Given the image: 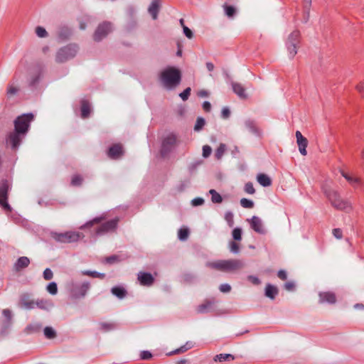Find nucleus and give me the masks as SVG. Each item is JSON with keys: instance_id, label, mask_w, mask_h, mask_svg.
Segmentation results:
<instances>
[{"instance_id": "nucleus-37", "label": "nucleus", "mask_w": 364, "mask_h": 364, "mask_svg": "<svg viewBox=\"0 0 364 364\" xmlns=\"http://www.w3.org/2000/svg\"><path fill=\"white\" fill-rule=\"evenodd\" d=\"M19 91V87L17 85H15L14 83H9L6 90V95L9 97L14 96L18 93Z\"/></svg>"}, {"instance_id": "nucleus-53", "label": "nucleus", "mask_w": 364, "mask_h": 364, "mask_svg": "<svg viewBox=\"0 0 364 364\" xmlns=\"http://www.w3.org/2000/svg\"><path fill=\"white\" fill-rule=\"evenodd\" d=\"M191 87H187L186 89H185L183 90V92H182L181 93L179 94V96L183 101H186L188 99V97L191 94Z\"/></svg>"}, {"instance_id": "nucleus-34", "label": "nucleus", "mask_w": 364, "mask_h": 364, "mask_svg": "<svg viewBox=\"0 0 364 364\" xmlns=\"http://www.w3.org/2000/svg\"><path fill=\"white\" fill-rule=\"evenodd\" d=\"M342 176L353 186H356L360 183V178L353 176L348 173H342Z\"/></svg>"}, {"instance_id": "nucleus-41", "label": "nucleus", "mask_w": 364, "mask_h": 364, "mask_svg": "<svg viewBox=\"0 0 364 364\" xmlns=\"http://www.w3.org/2000/svg\"><path fill=\"white\" fill-rule=\"evenodd\" d=\"M82 273L84 275L90 276V277H96V278H101V279L104 278L105 276V274L100 273V272H97L95 271L86 270V271H82Z\"/></svg>"}, {"instance_id": "nucleus-46", "label": "nucleus", "mask_w": 364, "mask_h": 364, "mask_svg": "<svg viewBox=\"0 0 364 364\" xmlns=\"http://www.w3.org/2000/svg\"><path fill=\"white\" fill-rule=\"evenodd\" d=\"M205 124V121L203 117H198L196 124L194 126V130L196 132L200 131Z\"/></svg>"}, {"instance_id": "nucleus-43", "label": "nucleus", "mask_w": 364, "mask_h": 364, "mask_svg": "<svg viewBox=\"0 0 364 364\" xmlns=\"http://www.w3.org/2000/svg\"><path fill=\"white\" fill-rule=\"evenodd\" d=\"M304 1V7L305 9L306 16L304 18V22H307L309 17L310 6L311 4V0H302Z\"/></svg>"}, {"instance_id": "nucleus-18", "label": "nucleus", "mask_w": 364, "mask_h": 364, "mask_svg": "<svg viewBox=\"0 0 364 364\" xmlns=\"http://www.w3.org/2000/svg\"><path fill=\"white\" fill-rule=\"evenodd\" d=\"M20 304L26 309L35 308V300L31 299L28 294H23L20 297Z\"/></svg>"}, {"instance_id": "nucleus-15", "label": "nucleus", "mask_w": 364, "mask_h": 364, "mask_svg": "<svg viewBox=\"0 0 364 364\" xmlns=\"http://www.w3.org/2000/svg\"><path fill=\"white\" fill-rule=\"evenodd\" d=\"M251 228L257 232L259 234H264L265 230L263 228V223L262 220L257 216H253L250 220Z\"/></svg>"}, {"instance_id": "nucleus-25", "label": "nucleus", "mask_w": 364, "mask_h": 364, "mask_svg": "<svg viewBox=\"0 0 364 364\" xmlns=\"http://www.w3.org/2000/svg\"><path fill=\"white\" fill-rule=\"evenodd\" d=\"M257 181L264 187H268L272 185V179L265 173H259L257 176Z\"/></svg>"}, {"instance_id": "nucleus-64", "label": "nucleus", "mask_w": 364, "mask_h": 364, "mask_svg": "<svg viewBox=\"0 0 364 364\" xmlns=\"http://www.w3.org/2000/svg\"><path fill=\"white\" fill-rule=\"evenodd\" d=\"M356 90L363 95H364V82L359 83L356 86Z\"/></svg>"}, {"instance_id": "nucleus-20", "label": "nucleus", "mask_w": 364, "mask_h": 364, "mask_svg": "<svg viewBox=\"0 0 364 364\" xmlns=\"http://www.w3.org/2000/svg\"><path fill=\"white\" fill-rule=\"evenodd\" d=\"M123 154L122 146L121 144H114L112 146L108 151V156L111 159H118Z\"/></svg>"}, {"instance_id": "nucleus-5", "label": "nucleus", "mask_w": 364, "mask_h": 364, "mask_svg": "<svg viewBox=\"0 0 364 364\" xmlns=\"http://www.w3.org/2000/svg\"><path fill=\"white\" fill-rule=\"evenodd\" d=\"M326 197L328 198L332 206L337 210L348 212L351 210V204L347 200L343 199L337 191L334 190H326L325 191Z\"/></svg>"}, {"instance_id": "nucleus-26", "label": "nucleus", "mask_w": 364, "mask_h": 364, "mask_svg": "<svg viewBox=\"0 0 364 364\" xmlns=\"http://www.w3.org/2000/svg\"><path fill=\"white\" fill-rule=\"evenodd\" d=\"M193 347V343L191 341H187L185 345L181 346L180 348L168 353V355H172L176 354H181L186 352L188 350L192 348Z\"/></svg>"}, {"instance_id": "nucleus-14", "label": "nucleus", "mask_w": 364, "mask_h": 364, "mask_svg": "<svg viewBox=\"0 0 364 364\" xmlns=\"http://www.w3.org/2000/svg\"><path fill=\"white\" fill-rule=\"evenodd\" d=\"M295 135L300 154L303 156H306L307 154L306 149L308 146L307 139L304 137L299 131H296Z\"/></svg>"}, {"instance_id": "nucleus-1", "label": "nucleus", "mask_w": 364, "mask_h": 364, "mask_svg": "<svg viewBox=\"0 0 364 364\" xmlns=\"http://www.w3.org/2000/svg\"><path fill=\"white\" fill-rule=\"evenodd\" d=\"M33 119L32 114H23L14 121L15 129L8 135L6 139L7 144L10 145L13 149L15 150L18 147Z\"/></svg>"}, {"instance_id": "nucleus-12", "label": "nucleus", "mask_w": 364, "mask_h": 364, "mask_svg": "<svg viewBox=\"0 0 364 364\" xmlns=\"http://www.w3.org/2000/svg\"><path fill=\"white\" fill-rule=\"evenodd\" d=\"M161 7V0H151L147 11L153 20H156Z\"/></svg>"}, {"instance_id": "nucleus-45", "label": "nucleus", "mask_w": 364, "mask_h": 364, "mask_svg": "<svg viewBox=\"0 0 364 364\" xmlns=\"http://www.w3.org/2000/svg\"><path fill=\"white\" fill-rule=\"evenodd\" d=\"M35 32L39 38H46L48 36L46 30L42 26H37L35 29Z\"/></svg>"}, {"instance_id": "nucleus-35", "label": "nucleus", "mask_w": 364, "mask_h": 364, "mask_svg": "<svg viewBox=\"0 0 364 364\" xmlns=\"http://www.w3.org/2000/svg\"><path fill=\"white\" fill-rule=\"evenodd\" d=\"M225 10V14L228 18H233L236 14V9L232 6H228L227 4H224L223 6Z\"/></svg>"}, {"instance_id": "nucleus-16", "label": "nucleus", "mask_w": 364, "mask_h": 364, "mask_svg": "<svg viewBox=\"0 0 364 364\" xmlns=\"http://www.w3.org/2000/svg\"><path fill=\"white\" fill-rule=\"evenodd\" d=\"M138 280L141 285L149 287L154 283V279L150 273L140 272L138 274Z\"/></svg>"}, {"instance_id": "nucleus-58", "label": "nucleus", "mask_w": 364, "mask_h": 364, "mask_svg": "<svg viewBox=\"0 0 364 364\" xmlns=\"http://www.w3.org/2000/svg\"><path fill=\"white\" fill-rule=\"evenodd\" d=\"M219 289L223 293H228L231 290V287L228 284H223L219 287Z\"/></svg>"}, {"instance_id": "nucleus-11", "label": "nucleus", "mask_w": 364, "mask_h": 364, "mask_svg": "<svg viewBox=\"0 0 364 364\" xmlns=\"http://www.w3.org/2000/svg\"><path fill=\"white\" fill-rule=\"evenodd\" d=\"M119 219L117 218L102 224L96 230L97 235H102L109 232L114 231L117 226Z\"/></svg>"}, {"instance_id": "nucleus-9", "label": "nucleus", "mask_w": 364, "mask_h": 364, "mask_svg": "<svg viewBox=\"0 0 364 364\" xmlns=\"http://www.w3.org/2000/svg\"><path fill=\"white\" fill-rule=\"evenodd\" d=\"M10 185L6 180L0 182V206L6 211L11 212L12 208L8 203V193Z\"/></svg>"}, {"instance_id": "nucleus-55", "label": "nucleus", "mask_w": 364, "mask_h": 364, "mask_svg": "<svg viewBox=\"0 0 364 364\" xmlns=\"http://www.w3.org/2000/svg\"><path fill=\"white\" fill-rule=\"evenodd\" d=\"M211 152H212V149L210 146L204 145L203 146V156L204 158H208L211 154Z\"/></svg>"}, {"instance_id": "nucleus-21", "label": "nucleus", "mask_w": 364, "mask_h": 364, "mask_svg": "<svg viewBox=\"0 0 364 364\" xmlns=\"http://www.w3.org/2000/svg\"><path fill=\"white\" fill-rule=\"evenodd\" d=\"M232 87L233 92L242 100H245L247 98V95L245 92V87L240 84L237 82H232Z\"/></svg>"}, {"instance_id": "nucleus-62", "label": "nucleus", "mask_w": 364, "mask_h": 364, "mask_svg": "<svg viewBox=\"0 0 364 364\" xmlns=\"http://www.w3.org/2000/svg\"><path fill=\"white\" fill-rule=\"evenodd\" d=\"M247 279L250 282H251L252 284H254L255 285H257L260 283V280L259 279V278H257L255 276H252V275L248 276Z\"/></svg>"}, {"instance_id": "nucleus-54", "label": "nucleus", "mask_w": 364, "mask_h": 364, "mask_svg": "<svg viewBox=\"0 0 364 364\" xmlns=\"http://www.w3.org/2000/svg\"><path fill=\"white\" fill-rule=\"evenodd\" d=\"M53 277V273L49 268H46L43 272V278L46 280H50Z\"/></svg>"}, {"instance_id": "nucleus-51", "label": "nucleus", "mask_w": 364, "mask_h": 364, "mask_svg": "<svg viewBox=\"0 0 364 364\" xmlns=\"http://www.w3.org/2000/svg\"><path fill=\"white\" fill-rule=\"evenodd\" d=\"M232 237L235 240H241L242 239V230L236 228L232 230Z\"/></svg>"}, {"instance_id": "nucleus-8", "label": "nucleus", "mask_w": 364, "mask_h": 364, "mask_svg": "<svg viewBox=\"0 0 364 364\" xmlns=\"http://www.w3.org/2000/svg\"><path fill=\"white\" fill-rule=\"evenodd\" d=\"M51 237L56 241L60 242H77L82 234L78 232H66L64 233L51 232Z\"/></svg>"}, {"instance_id": "nucleus-33", "label": "nucleus", "mask_w": 364, "mask_h": 364, "mask_svg": "<svg viewBox=\"0 0 364 364\" xmlns=\"http://www.w3.org/2000/svg\"><path fill=\"white\" fill-rule=\"evenodd\" d=\"M100 330L107 332L116 328V325L111 322H101L99 323Z\"/></svg>"}, {"instance_id": "nucleus-57", "label": "nucleus", "mask_w": 364, "mask_h": 364, "mask_svg": "<svg viewBox=\"0 0 364 364\" xmlns=\"http://www.w3.org/2000/svg\"><path fill=\"white\" fill-rule=\"evenodd\" d=\"M183 33L188 38L191 39L193 37L192 31L190 28H188L187 26H186L185 25H183Z\"/></svg>"}, {"instance_id": "nucleus-29", "label": "nucleus", "mask_w": 364, "mask_h": 364, "mask_svg": "<svg viewBox=\"0 0 364 364\" xmlns=\"http://www.w3.org/2000/svg\"><path fill=\"white\" fill-rule=\"evenodd\" d=\"M91 112L90 105L88 101L83 100L81 102V117L84 119L88 117Z\"/></svg>"}, {"instance_id": "nucleus-22", "label": "nucleus", "mask_w": 364, "mask_h": 364, "mask_svg": "<svg viewBox=\"0 0 364 364\" xmlns=\"http://www.w3.org/2000/svg\"><path fill=\"white\" fill-rule=\"evenodd\" d=\"M30 264V259L27 257H21L15 262L14 269L16 272H19L21 269L27 267Z\"/></svg>"}, {"instance_id": "nucleus-13", "label": "nucleus", "mask_w": 364, "mask_h": 364, "mask_svg": "<svg viewBox=\"0 0 364 364\" xmlns=\"http://www.w3.org/2000/svg\"><path fill=\"white\" fill-rule=\"evenodd\" d=\"M136 15V9L134 6H130L127 8L126 17L127 18V27L129 28H132L136 26L137 21Z\"/></svg>"}, {"instance_id": "nucleus-50", "label": "nucleus", "mask_w": 364, "mask_h": 364, "mask_svg": "<svg viewBox=\"0 0 364 364\" xmlns=\"http://www.w3.org/2000/svg\"><path fill=\"white\" fill-rule=\"evenodd\" d=\"M225 220H226V222L228 223V224L230 227L233 226L234 221H233V214L232 212L228 211L225 213Z\"/></svg>"}, {"instance_id": "nucleus-3", "label": "nucleus", "mask_w": 364, "mask_h": 364, "mask_svg": "<svg viewBox=\"0 0 364 364\" xmlns=\"http://www.w3.org/2000/svg\"><path fill=\"white\" fill-rule=\"evenodd\" d=\"M206 266L224 272H235L244 267V263L240 259H220L215 262H207Z\"/></svg>"}, {"instance_id": "nucleus-17", "label": "nucleus", "mask_w": 364, "mask_h": 364, "mask_svg": "<svg viewBox=\"0 0 364 364\" xmlns=\"http://www.w3.org/2000/svg\"><path fill=\"white\" fill-rule=\"evenodd\" d=\"M36 306L42 310L49 311L54 306V304L50 299H38L35 301Z\"/></svg>"}, {"instance_id": "nucleus-49", "label": "nucleus", "mask_w": 364, "mask_h": 364, "mask_svg": "<svg viewBox=\"0 0 364 364\" xmlns=\"http://www.w3.org/2000/svg\"><path fill=\"white\" fill-rule=\"evenodd\" d=\"M240 205L245 208H252L254 206V203L251 200L247 198H242L240 200Z\"/></svg>"}, {"instance_id": "nucleus-4", "label": "nucleus", "mask_w": 364, "mask_h": 364, "mask_svg": "<svg viewBox=\"0 0 364 364\" xmlns=\"http://www.w3.org/2000/svg\"><path fill=\"white\" fill-rule=\"evenodd\" d=\"M66 289L73 299H82L89 291L90 284L87 281L81 282L76 279H72L67 282Z\"/></svg>"}, {"instance_id": "nucleus-38", "label": "nucleus", "mask_w": 364, "mask_h": 364, "mask_svg": "<svg viewBox=\"0 0 364 364\" xmlns=\"http://www.w3.org/2000/svg\"><path fill=\"white\" fill-rule=\"evenodd\" d=\"M225 151L226 145L224 144H220L215 151V157L218 160L221 159Z\"/></svg>"}, {"instance_id": "nucleus-47", "label": "nucleus", "mask_w": 364, "mask_h": 364, "mask_svg": "<svg viewBox=\"0 0 364 364\" xmlns=\"http://www.w3.org/2000/svg\"><path fill=\"white\" fill-rule=\"evenodd\" d=\"M105 219V217H104V216L97 217V218H94L92 220L87 222L85 225L81 226L80 228L83 229L85 227H90L93 224L99 223Z\"/></svg>"}, {"instance_id": "nucleus-63", "label": "nucleus", "mask_w": 364, "mask_h": 364, "mask_svg": "<svg viewBox=\"0 0 364 364\" xmlns=\"http://www.w3.org/2000/svg\"><path fill=\"white\" fill-rule=\"evenodd\" d=\"M221 114L223 118L227 119L230 117V112L228 108L225 107L223 109Z\"/></svg>"}, {"instance_id": "nucleus-27", "label": "nucleus", "mask_w": 364, "mask_h": 364, "mask_svg": "<svg viewBox=\"0 0 364 364\" xmlns=\"http://www.w3.org/2000/svg\"><path fill=\"white\" fill-rule=\"evenodd\" d=\"M213 304L214 301H205L203 304L197 307V312L199 314H205L210 311Z\"/></svg>"}, {"instance_id": "nucleus-59", "label": "nucleus", "mask_w": 364, "mask_h": 364, "mask_svg": "<svg viewBox=\"0 0 364 364\" xmlns=\"http://www.w3.org/2000/svg\"><path fill=\"white\" fill-rule=\"evenodd\" d=\"M204 203V199L202 198H196L191 200L193 206L202 205Z\"/></svg>"}, {"instance_id": "nucleus-32", "label": "nucleus", "mask_w": 364, "mask_h": 364, "mask_svg": "<svg viewBox=\"0 0 364 364\" xmlns=\"http://www.w3.org/2000/svg\"><path fill=\"white\" fill-rule=\"evenodd\" d=\"M235 359V357L232 354L229 353H222L215 355L214 358L215 361L218 362H224V361H230L233 360Z\"/></svg>"}, {"instance_id": "nucleus-2", "label": "nucleus", "mask_w": 364, "mask_h": 364, "mask_svg": "<svg viewBox=\"0 0 364 364\" xmlns=\"http://www.w3.org/2000/svg\"><path fill=\"white\" fill-rule=\"evenodd\" d=\"M159 79L165 88L172 90L180 84L181 74L178 69L174 67H168L161 72Z\"/></svg>"}, {"instance_id": "nucleus-52", "label": "nucleus", "mask_w": 364, "mask_h": 364, "mask_svg": "<svg viewBox=\"0 0 364 364\" xmlns=\"http://www.w3.org/2000/svg\"><path fill=\"white\" fill-rule=\"evenodd\" d=\"M245 191L249 194H254L255 193V189L253 186L252 183L248 182L245 184Z\"/></svg>"}, {"instance_id": "nucleus-24", "label": "nucleus", "mask_w": 364, "mask_h": 364, "mask_svg": "<svg viewBox=\"0 0 364 364\" xmlns=\"http://www.w3.org/2000/svg\"><path fill=\"white\" fill-rule=\"evenodd\" d=\"M177 142L176 136L170 134L167 136L163 141V150H168L172 146L175 145Z\"/></svg>"}, {"instance_id": "nucleus-28", "label": "nucleus", "mask_w": 364, "mask_h": 364, "mask_svg": "<svg viewBox=\"0 0 364 364\" xmlns=\"http://www.w3.org/2000/svg\"><path fill=\"white\" fill-rule=\"evenodd\" d=\"M278 289L276 287L270 284H267L265 287V296L271 299H274L276 296L278 294Z\"/></svg>"}, {"instance_id": "nucleus-19", "label": "nucleus", "mask_w": 364, "mask_h": 364, "mask_svg": "<svg viewBox=\"0 0 364 364\" xmlns=\"http://www.w3.org/2000/svg\"><path fill=\"white\" fill-rule=\"evenodd\" d=\"M336 301V298L333 292H320L319 293V302L320 303H328L334 304Z\"/></svg>"}, {"instance_id": "nucleus-10", "label": "nucleus", "mask_w": 364, "mask_h": 364, "mask_svg": "<svg viewBox=\"0 0 364 364\" xmlns=\"http://www.w3.org/2000/svg\"><path fill=\"white\" fill-rule=\"evenodd\" d=\"M113 30L112 23L109 21H105L100 23L97 28H96L94 35L93 39L95 41L99 42L102 41L103 38L107 36V35L111 33Z\"/></svg>"}, {"instance_id": "nucleus-7", "label": "nucleus", "mask_w": 364, "mask_h": 364, "mask_svg": "<svg viewBox=\"0 0 364 364\" xmlns=\"http://www.w3.org/2000/svg\"><path fill=\"white\" fill-rule=\"evenodd\" d=\"M78 50V48L75 44H69L60 48L55 55V61L58 63H63L67 60L73 58Z\"/></svg>"}, {"instance_id": "nucleus-36", "label": "nucleus", "mask_w": 364, "mask_h": 364, "mask_svg": "<svg viewBox=\"0 0 364 364\" xmlns=\"http://www.w3.org/2000/svg\"><path fill=\"white\" fill-rule=\"evenodd\" d=\"M209 193L211 195V200L214 203H220L223 201L222 196L214 189H210Z\"/></svg>"}, {"instance_id": "nucleus-61", "label": "nucleus", "mask_w": 364, "mask_h": 364, "mask_svg": "<svg viewBox=\"0 0 364 364\" xmlns=\"http://www.w3.org/2000/svg\"><path fill=\"white\" fill-rule=\"evenodd\" d=\"M333 235L336 239H341L343 237V232L341 229L340 228H335L333 230Z\"/></svg>"}, {"instance_id": "nucleus-40", "label": "nucleus", "mask_w": 364, "mask_h": 364, "mask_svg": "<svg viewBox=\"0 0 364 364\" xmlns=\"http://www.w3.org/2000/svg\"><path fill=\"white\" fill-rule=\"evenodd\" d=\"M43 331L47 338L52 339L56 336V333L52 327L47 326L44 328Z\"/></svg>"}, {"instance_id": "nucleus-48", "label": "nucleus", "mask_w": 364, "mask_h": 364, "mask_svg": "<svg viewBox=\"0 0 364 364\" xmlns=\"http://www.w3.org/2000/svg\"><path fill=\"white\" fill-rule=\"evenodd\" d=\"M229 248L230 251L234 254H237L240 252V245L236 242H230Z\"/></svg>"}, {"instance_id": "nucleus-56", "label": "nucleus", "mask_w": 364, "mask_h": 364, "mask_svg": "<svg viewBox=\"0 0 364 364\" xmlns=\"http://www.w3.org/2000/svg\"><path fill=\"white\" fill-rule=\"evenodd\" d=\"M152 358V354L148 350H143L140 353L141 360H149Z\"/></svg>"}, {"instance_id": "nucleus-6", "label": "nucleus", "mask_w": 364, "mask_h": 364, "mask_svg": "<svg viewBox=\"0 0 364 364\" xmlns=\"http://www.w3.org/2000/svg\"><path fill=\"white\" fill-rule=\"evenodd\" d=\"M300 31L295 30L289 36L286 41V48L288 56L290 59H293L297 54L298 48L300 43Z\"/></svg>"}, {"instance_id": "nucleus-23", "label": "nucleus", "mask_w": 364, "mask_h": 364, "mask_svg": "<svg viewBox=\"0 0 364 364\" xmlns=\"http://www.w3.org/2000/svg\"><path fill=\"white\" fill-rule=\"evenodd\" d=\"M245 126L252 134L256 136L261 135V130L258 128L255 121L247 119L245 121Z\"/></svg>"}, {"instance_id": "nucleus-31", "label": "nucleus", "mask_w": 364, "mask_h": 364, "mask_svg": "<svg viewBox=\"0 0 364 364\" xmlns=\"http://www.w3.org/2000/svg\"><path fill=\"white\" fill-rule=\"evenodd\" d=\"M2 314L5 317L6 320L4 321L5 327H9L12 323V312L8 309H5L2 311Z\"/></svg>"}, {"instance_id": "nucleus-30", "label": "nucleus", "mask_w": 364, "mask_h": 364, "mask_svg": "<svg viewBox=\"0 0 364 364\" xmlns=\"http://www.w3.org/2000/svg\"><path fill=\"white\" fill-rule=\"evenodd\" d=\"M111 292L113 295L119 299H123L126 296L127 291L124 287H114L111 289Z\"/></svg>"}, {"instance_id": "nucleus-60", "label": "nucleus", "mask_w": 364, "mask_h": 364, "mask_svg": "<svg viewBox=\"0 0 364 364\" xmlns=\"http://www.w3.org/2000/svg\"><path fill=\"white\" fill-rule=\"evenodd\" d=\"M82 181V178L81 176H74L72 178V181H71V183L73 185V186H79L81 184Z\"/></svg>"}, {"instance_id": "nucleus-44", "label": "nucleus", "mask_w": 364, "mask_h": 364, "mask_svg": "<svg viewBox=\"0 0 364 364\" xmlns=\"http://www.w3.org/2000/svg\"><path fill=\"white\" fill-rule=\"evenodd\" d=\"M41 326L39 323L30 324L26 328L25 331L27 333H35V332L39 331L41 329Z\"/></svg>"}, {"instance_id": "nucleus-39", "label": "nucleus", "mask_w": 364, "mask_h": 364, "mask_svg": "<svg viewBox=\"0 0 364 364\" xmlns=\"http://www.w3.org/2000/svg\"><path fill=\"white\" fill-rule=\"evenodd\" d=\"M46 291L51 295H55L58 293V286L55 282L49 283L46 287Z\"/></svg>"}, {"instance_id": "nucleus-42", "label": "nucleus", "mask_w": 364, "mask_h": 364, "mask_svg": "<svg viewBox=\"0 0 364 364\" xmlns=\"http://www.w3.org/2000/svg\"><path fill=\"white\" fill-rule=\"evenodd\" d=\"M189 235V230L188 228H181L178 230V237L180 240L185 241L187 240Z\"/></svg>"}]
</instances>
